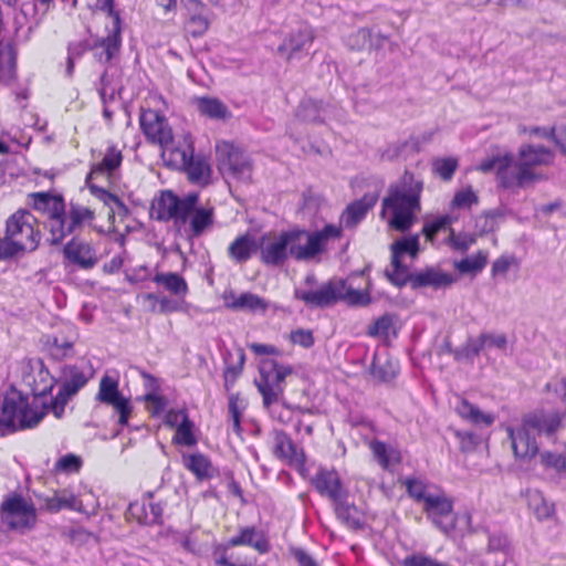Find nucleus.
<instances>
[{"label":"nucleus","instance_id":"10","mask_svg":"<svg viewBox=\"0 0 566 566\" xmlns=\"http://www.w3.org/2000/svg\"><path fill=\"white\" fill-rule=\"evenodd\" d=\"M217 156L220 168L231 177L240 180H250L252 164L249 156L232 144L222 142L217 145Z\"/></svg>","mask_w":566,"mask_h":566},{"label":"nucleus","instance_id":"26","mask_svg":"<svg viewBox=\"0 0 566 566\" xmlns=\"http://www.w3.org/2000/svg\"><path fill=\"white\" fill-rule=\"evenodd\" d=\"M273 453L291 467H302L305 462L303 450H298L291 437L282 430L274 432Z\"/></svg>","mask_w":566,"mask_h":566},{"label":"nucleus","instance_id":"56","mask_svg":"<svg viewBox=\"0 0 566 566\" xmlns=\"http://www.w3.org/2000/svg\"><path fill=\"white\" fill-rule=\"evenodd\" d=\"M451 217L446 214L424 223L422 233L427 240L433 241L436 235L451 224Z\"/></svg>","mask_w":566,"mask_h":566},{"label":"nucleus","instance_id":"32","mask_svg":"<svg viewBox=\"0 0 566 566\" xmlns=\"http://www.w3.org/2000/svg\"><path fill=\"white\" fill-rule=\"evenodd\" d=\"M122 150L117 149L114 145L107 147L104 158L101 163L92 166L85 181L88 182V180H91L95 175H112L122 165Z\"/></svg>","mask_w":566,"mask_h":566},{"label":"nucleus","instance_id":"29","mask_svg":"<svg viewBox=\"0 0 566 566\" xmlns=\"http://www.w3.org/2000/svg\"><path fill=\"white\" fill-rule=\"evenodd\" d=\"M455 279L452 274L443 273L433 268L426 269L424 271L413 273L412 275V290L431 286L440 289L450 286L454 283Z\"/></svg>","mask_w":566,"mask_h":566},{"label":"nucleus","instance_id":"28","mask_svg":"<svg viewBox=\"0 0 566 566\" xmlns=\"http://www.w3.org/2000/svg\"><path fill=\"white\" fill-rule=\"evenodd\" d=\"M329 104L322 99L305 97L296 108L295 116L305 123L323 124L329 114Z\"/></svg>","mask_w":566,"mask_h":566},{"label":"nucleus","instance_id":"59","mask_svg":"<svg viewBox=\"0 0 566 566\" xmlns=\"http://www.w3.org/2000/svg\"><path fill=\"white\" fill-rule=\"evenodd\" d=\"M95 9L105 12L112 18V28L123 27L120 13L114 9V0H96Z\"/></svg>","mask_w":566,"mask_h":566},{"label":"nucleus","instance_id":"46","mask_svg":"<svg viewBox=\"0 0 566 566\" xmlns=\"http://www.w3.org/2000/svg\"><path fill=\"white\" fill-rule=\"evenodd\" d=\"M46 346L50 356L56 360L72 357L74 355V342L71 339H60L56 336L49 337Z\"/></svg>","mask_w":566,"mask_h":566},{"label":"nucleus","instance_id":"7","mask_svg":"<svg viewBox=\"0 0 566 566\" xmlns=\"http://www.w3.org/2000/svg\"><path fill=\"white\" fill-rule=\"evenodd\" d=\"M36 219L27 210H18L7 220L6 234L17 251L32 252L34 251L41 239V233L34 229Z\"/></svg>","mask_w":566,"mask_h":566},{"label":"nucleus","instance_id":"6","mask_svg":"<svg viewBox=\"0 0 566 566\" xmlns=\"http://www.w3.org/2000/svg\"><path fill=\"white\" fill-rule=\"evenodd\" d=\"M94 368L90 361L65 364L61 367L59 377L56 378L59 391L56 396L50 400L51 412L55 418H62L65 406L87 385L94 377Z\"/></svg>","mask_w":566,"mask_h":566},{"label":"nucleus","instance_id":"37","mask_svg":"<svg viewBox=\"0 0 566 566\" xmlns=\"http://www.w3.org/2000/svg\"><path fill=\"white\" fill-rule=\"evenodd\" d=\"M457 413L473 424H484L486 427L494 422V416L482 412L476 406L470 403L467 399H461L455 407Z\"/></svg>","mask_w":566,"mask_h":566},{"label":"nucleus","instance_id":"25","mask_svg":"<svg viewBox=\"0 0 566 566\" xmlns=\"http://www.w3.org/2000/svg\"><path fill=\"white\" fill-rule=\"evenodd\" d=\"M123 27L111 28L106 36L98 38L93 45H96L94 56L99 63L108 64L118 56L122 48Z\"/></svg>","mask_w":566,"mask_h":566},{"label":"nucleus","instance_id":"15","mask_svg":"<svg viewBox=\"0 0 566 566\" xmlns=\"http://www.w3.org/2000/svg\"><path fill=\"white\" fill-rule=\"evenodd\" d=\"M96 400L104 405L112 406L115 409L119 416L118 422L120 426L128 423L132 413V405L129 399L125 398L118 390V381L115 378L108 375L101 378Z\"/></svg>","mask_w":566,"mask_h":566},{"label":"nucleus","instance_id":"50","mask_svg":"<svg viewBox=\"0 0 566 566\" xmlns=\"http://www.w3.org/2000/svg\"><path fill=\"white\" fill-rule=\"evenodd\" d=\"M77 499L66 490L55 493L52 497L46 499V506L50 511L57 512L62 509H76Z\"/></svg>","mask_w":566,"mask_h":566},{"label":"nucleus","instance_id":"27","mask_svg":"<svg viewBox=\"0 0 566 566\" xmlns=\"http://www.w3.org/2000/svg\"><path fill=\"white\" fill-rule=\"evenodd\" d=\"M378 201L377 192H367L360 199L349 203L342 214V221L346 228L356 227L367 214V212Z\"/></svg>","mask_w":566,"mask_h":566},{"label":"nucleus","instance_id":"34","mask_svg":"<svg viewBox=\"0 0 566 566\" xmlns=\"http://www.w3.org/2000/svg\"><path fill=\"white\" fill-rule=\"evenodd\" d=\"M333 504L337 517L346 526L354 530H359L363 527L364 521L360 516V512L354 504L348 503V497H343Z\"/></svg>","mask_w":566,"mask_h":566},{"label":"nucleus","instance_id":"51","mask_svg":"<svg viewBox=\"0 0 566 566\" xmlns=\"http://www.w3.org/2000/svg\"><path fill=\"white\" fill-rule=\"evenodd\" d=\"M458 166L459 161L454 157L437 158L432 163V170L442 180L449 181L452 179Z\"/></svg>","mask_w":566,"mask_h":566},{"label":"nucleus","instance_id":"36","mask_svg":"<svg viewBox=\"0 0 566 566\" xmlns=\"http://www.w3.org/2000/svg\"><path fill=\"white\" fill-rule=\"evenodd\" d=\"M214 223V208L199 207L195 210L189 220L190 232L192 237H200L206 230Z\"/></svg>","mask_w":566,"mask_h":566},{"label":"nucleus","instance_id":"61","mask_svg":"<svg viewBox=\"0 0 566 566\" xmlns=\"http://www.w3.org/2000/svg\"><path fill=\"white\" fill-rule=\"evenodd\" d=\"M188 32L193 36L198 38L206 33L209 28V21L205 14L189 17L187 22Z\"/></svg>","mask_w":566,"mask_h":566},{"label":"nucleus","instance_id":"22","mask_svg":"<svg viewBox=\"0 0 566 566\" xmlns=\"http://www.w3.org/2000/svg\"><path fill=\"white\" fill-rule=\"evenodd\" d=\"M311 482L319 495L329 499L333 503L348 497V491L343 486L338 473L334 470L319 469Z\"/></svg>","mask_w":566,"mask_h":566},{"label":"nucleus","instance_id":"38","mask_svg":"<svg viewBox=\"0 0 566 566\" xmlns=\"http://www.w3.org/2000/svg\"><path fill=\"white\" fill-rule=\"evenodd\" d=\"M198 111L213 119H228L231 112L228 106L216 97H200L197 101Z\"/></svg>","mask_w":566,"mask_h":566},{"label":"nucleus","instance_id":"64","mask_svg":"<svg viewBox=\"0 0 566 566\" xmlns=\"http://www.w3.org/2000/svg\"><path fill=\"white\" fill-rule=\"evenodd\" d=\"M290 339L304 348H310L314 344L313 333L310 329L298 328L291 332Z\"/></svg>","mask_w":566,"mask_h":566},{"label":"nucleus","instance_id":"43","mask_svg":"<svg viewBox=\"0 0 566 566\" xmlns=\"http://www.w3.org/2000/svg\"><path fill=\"white\" fill-rule=\"evenodd\" d=\"M392 271L386 270L385 275L397 287H402L407 283L412 287V275L406 264L400 259L391 258Z\"/></svg>","mask_w":566,"mask_h":566},{"label":"nucleus","instance_id":"58","mask_svg":"<svg viewBox=\"0 0 566 566\" xmlns=\"http://www.w3.org/2000/svg\"><path fill=\"white\" fill-rule=\"evenodd\" d=\"M479 338L483 344V349L491 347H495L500 350L506 349L507 337L504 334L481 333Z\"/></svg>","mask_w":566,"mask_h":566},{"label":"nucleus","instance_id":"16","mask_svg":"<svg viewBox=\"0 0 566 566\" xmlns=\"http://www.w3.org/2000/svg\"><path fill=\"white\" fill-rule=\"evenodd\" d=\"M315 34L308 24H301L292 30L284 41L279 45L277 53L287 61L301 60L310 54Z\"/></svg>","mask_w":566,"mask_h":566},{"label":"nucleus","instance_id":"48","mask_svg":"<svg viewBox=\"0 0 566 566\" xmlns=\"http://www.w3.org/2000/svg\"><path fill=\"white\" fill-rule=\"evenodd\" d=\"M488 263V253L484 251H479L473 256L464 258L458 262H455V268L460 273H478L484 269Z\"/></svg>","mask_w":566,"mask_h":566},{"label":"nucleus","instance_id":"9","mask_svg":"<svg viewBox=\"0 0 566 566\" xmlns=\"http://www.w3.org/2000/svg\"><path fill=\"white\" fill-rule=\"evenodd\" d=\"M33 209L48 214L46 228L50 232V238L54 234L62 232L57 231L61 228L62 217H65V201L62 195L51 192H33L29 195Z\"/></svg>","mask_w":566,"mask_h":566},{"label":"nucleus","instance_id":"4","mask_svg":"<svg viewBox=\"0 0 566 566\" xmlns=\"http://www.w3.org/2000/svg\"><path fill=\"white\" fill-rule=\"evenodd\" d=\"M554 158V151L543 145H522L517 151V159H513V179L510 180L513 182V188H527L546 180L547 176L538 172L536 167L551 166Z\"/></svg>","mask_w":566,"mask_h":566},{"label":"nucleus","instance_id":"11","mask_svg":"<svg viewBox=\"0 0 566 566\" xmlns=\"http://www.w3.org/2000/svg\"><path fill=\"white\" fill-rule=\"evenodd\" d=\"M2 521L10 530L24 532L35 524V509L21 496L10 497L2 503Z\"/></svg>","mask_w":566,"mask_h":566},{"label":"nucleus","instance_id":"55","mask_svg":"<svg viewBox=\"0 0 566 566\" xmlns=\"http://www.w3.org/2000/svg\"><path fill=\"white\" fill-rule=\"evenodd\" d=\"M314 240H316V247L318 249V252H323L326 242L329 239L339 238L342 234L340 227H337L335 224H327L322 230L311 232Z\"/></svg>","mask_w":566,"mask_h":566},{"label":"nucleus","instance_id":"42","mask_svg":"<svg viewBox=\"0 0 566 566\" xmlns=\"http://www.w3.org/2000/svg\"><path fill=\"white\" fill-rule=\"evenodd\" d=\"M199 201V195L197 192H189L184 197H179L178 200V210L175 216L176 224H186L187 221L190 220L195 210L198 208L197 203Z\"/></svg>","mask_w":566,"mask_h":566},{"label":"nucleus","instance_id":"44","mask_svg":"<svg viewBox=\"0 0 566 566\" xmlns=\"http://www.w3.org/2000/svg\"><path fill=\"white\" fill-rule=\"evenodd\" d=\"M483 350V344L480 342V338L469 337L467 343L455 348L453 352V357L458 361H467L470 365L474 364V359L481 354Z\"/></svg>","mask_w":566,"mask_h":566},{"label":"nucleus","instance_id":"5","mask_svg":"<svg viewBox=\"0 0 566 566\" xmlns=\"http://www.w3.org/2000/svg\"><path fill=\"white\" fill-rule=\"evenodd\" d=\"M294 297L303 301L311 307H327L338 301H346L350 305H368L370 296L368 292H361L347 285L346 280H331L316 291H303L296 289Z\"/></svg>","mask_w":566,"mask_h":566},{"label":"nucleus","instance_id":"17","mask_svg":"<svg viewBox=\"0 0 566 566\" xmlns=\"http://www.w3.org/2000/svg\"><path fill=\"white\" fill-rule=\"evenodd\" d=\"M427 517L444 534L455 528L457 515L453 513V503L441 494H434L423 505Z\"/></svg>","mask_w":566,"mask_h":566},{"label":"nucleus","instance_id":"23","mask_svg":"<svg viewBox=\"0 0 566 566\" xmlns=\"http://www.w3.org/2000/svg\"><path fill=\"white\" fill-rule=\"evenodd\" d=\"M512 165L513 156L510 153H505L483 159L476 169L484 174L495 171L499 185L504 189H512L513 182H506V180L513 179Z\"/></svg>","mask_w":566,"mask_h":566},{"label":"nucleus","instance_id":"30","mask_svg":"<svg viewBox=\"0 0 566 566\" xmlns=\"http://www.w3.org/2000/svg\"><path fill=\"white\" fill-rule=\"evenodd\" d=\"M259 251V241L250 234L238 237L228 248L229 256L239 264L245 263Z\"/></svg>","mask_w":566,"mask_h":566},{"label":"nucleus","instance_id":"31","mask_svg":"<svg viewBox=\"0 0 566 566\" xmlns=\"http://www.w3.org/2000/svg\"><path fill=\"white\" fill-rule=\"evenodd\" d=\"M226 302L227 306L234 311L265 312L268 308V303L251 292L241 293L239 296L231 293L230 297H226Z\"/></svg>","mask_w":566,"mask_h":566},{"label":"nucleus","instance_id":"8","mask_svg":"<svg viewBox=\"0 0 566 566\" xmlns=\"http://www.w3.org/2000/svg\"><path fill=\"white\" fill-rule=\"evenodd\" d=\"M291 374V366L281 365L270 358L261 361L260 378L255 380V385L262 395L264 407L269 408L279 402L280 397L284 392V380Z\"/></svg>","mask_w":566,"mask_h":566},{"label":"nucleus","instance_id":"63","mask_svg":"<svg viewBox=\"0 0 566 566\" xmlns=\"http://www.w3.org/2000/svg\"><path fill=\"white\" fill-rule=\"evenodd\" d=\"M448 241L454 250L465 252L475 243V238L473 235H457L454 231L450 229V237Z\"/></svg>","mask_w":566,"mask_h":566},{"label":"nucleus","instance_id":"47","mask_svg":"<svg viewBox=\"0 0 566 566\" xmlns=\"http://www.w3.org/2000/svg\"><path fill=\"white\" fill-rule=\"evenodd\" d=\"M391 258L400 259L403 254L416 256L419 252V235L413 234L396 240L391 244Z\"/></svg>","mask_w":566,"mask_h":566},{"label":"nucleus","instance_id":"57","mask_svg":"<svg viewBox=\"0 0 566 566\" xmlns=\"http://www.w3.org/2000/svg\"><path fill=\"white\" fill-rule=\"evenodd\" d=\"M239 360L237 365L228 366L224 370V387L226 390L229 391L231 387L234 385L238 376L242 373L243 365L245 361L244 352L240 348L238 350Z\"/></svg>","mask_w":566,"mask_h":566},{"label":"nucleus","instance_id":"49","mask_svg":"<svg viewBox=\"0 0 566 566\" xmlns=\"http://www.w3.org/2000/svg\"><path fill=\"white\" fill-rule=\"evenodd\" d=\"M371 376L381 382L391 381L398 374L397 367L390 360H385L380 363L377 359H374L370 366Z\"/></svg>","mask_w":566,"mask_h":566},{"label":"nucleus","instance_id":"12","mask_svg":"<svg viewBox=\"0 0 566 566\" xmlns=\"http://www.w3.org/2000/svg\"><path fill=\"white\" fill-rule=\"evenodd\" d=\"M64 216L61 220V228L57 230L62 234L56 233L54 238L48 239L52 245L61 244L67 235L81 231L86 224H91L95 219V211L90 207L71 201L65 208Z\"/></svg>","mask_w":566,"mask_h":566},{"label":"nucleus","instance_id":"40","mask_svg":"<svg viewBox=\"0 0 566 566\" xmlns=\"http://www.w3.org/2000/svg\"><path fill=\"white\" fill-rule=\"evenodd\" d=\"M153 281L157 284L164 285L167 291L177 296H185L188 293L187 282L178 273H157Z\"/></svg>","mask_w":566,"mask_h":566},{"label":"nucleus","instance_id":"18","mask_svg":"<svg viewBox=\"0 0 566 566\" xmlns=\"http://www.w3.org/2000/svg\"><path fill=\"white\" fill-rule=\"evenodd\" d=\"M289 237H284L283 232L279 235L270 233L262 234L259 239L260 259L266 265H282L287 256Z\"/></svg>","mask_w":566,"mask_h":566},{"label":"nucleus","instance_id":"39","mask_svg":"<svg viewBox=\"0 0 566 566\" xmlns=\"http://www.w3.org/2000/svg\"><path fill=\"white\" fill-rule=\"evenodd\" d=\"M178 200L179 197L176 196L172 191H163L159 199L157 200L156 219L160 221L174 220L176 211L178 210Z\"/></svg>","mask_w":566,"mask_h":566},{"label":"nucleus","instance_id":"35","mask_svg":"<svg viewBox=\"0 0 566 566\" xmlns=\"http://www.w3.org/2000/svg\"><path fill=\"white\" fill-rule=\"evenodd\" d=\"M19 401L20 396L14 391L3 397L0 407V437L14 432L12 417L14 415V408Z\"/></svg>","mask_w":566,"mask_h":566},{"label":"nucleus","instance_id":"24","mask_svg":"<svg viewBox=\"0 0 566 566\" xmlns=\"http://www.w3.org/2000/svg\"><path fill=\"white\" fill-rule=\"evenodd\" d=\"M129 514L143 525H160L163 524L164 506L161 502H154V494L147 492L142 503H132L129 505Z\"/></svg>","mask_w":566,"mask_h":566},{"label":"nucleus","instance_id":"3","mask_svg":"<svg viewBox=\"0 0 566 566\" xmlns=\"http://www.w3.org/2000/svg\"><path fill=\"white\" fill-rule=\"evenodd\" d=\"M557 415H547L544 411L530 412L523 416L520 428L506 429L516 458L523 460L533 459L538 452L536 437L545 433L553 434L559 427Z\"/></svg>","mask_w":566,"mask_h":566},{"label":"nucleus","instance_id":"21","mask_svg":"<svg viewBox=\"0 0 566 566\" xmlns=\"http://www.w3.org/2000/svg\"><path fill=\"white\" fill-rule=\"evenodd\" d=\"M284 237H289L287 252L289 255L297 261H305L319 254L316 247V240L305 230L293 229L283 231Z\"/></svg>","mask_w":566,"mask_h":566},{"label":"nucleus","instance_id":"41","mask_svg":"<svg viewBox=\"0 0 566 566\" xmlns=\"http://www.w3.org/2000/svg\"><path fill=\"white\" fill-rule=\"evenodd\" d=\"M184 465L190 472H192L199 480L208 479L211 476V462L206 455L201 453L185 455Z\"/></svg>","mask_w":566,"mask_h":566},{"label":"nucleus","instance_id":"52","mask_svg":"<svg viewBox=\"0 0 566 566\" xmlns=\"http://www.w3.org/2000/svg\"><path fill=\"white\" fill-rule=\"evenodd\" d=\"M193 423L189 417H184V421H180L176 428L174 436V442L177 444L192 447L197 443V439L192 432Z\"/></svg>","mask_w":566,"mask_h":566},{"label":"nucleus","instance_id":"62","mask_svg":"<svg viewBox=\"0 0 566 566\" xmlns=\"http://www.w3.org/2000/svg\"><path fill=\"white\" fill-rule=\"evenodd\" d=\"M455 437L459 439L463 452L474 450L480 443V437L472 431L458 430Z\"/></svg>","mask_w":566,"mask_h":566},{"label":"nucleus","instance_id":"33","mask_svg":"<svg viewBox=\"0 0 566 566\" xmlns=\"http://www.w3.org/2000/svg\"><path fill=\"white\" fill-rule=\"evenodd\" d=\"M86 185L90 192L109 208V217H113L114 213H118L119 216L128 214V208L119 197L102 187L91 184L90 181L86 182Z\"/></svg>","mask_w":566,"mask_h":566},{"label":"nucleus","instance_id":"60","mask_svg":"<svg viewBox=\"0 0 566 566\" xmlns=\"http://www.w3.org/2000/svg\"><path fill=\"white\" fill-rule=\"evenodd\" d=\"M392 327V318L389 315H384L377 318L367 331V335L371 337L387 336L389 329Z\"/></svg>","mask_w":566,"mask_h":566},{"label":"nucleus","instance_id":"20","mask_svg":"<svg viewBox=\"0 0 566 566\" xmlns=\"http://www.w3.org/2000/svg\"><path fill=\"white\" fill-rule=\"evenodd\" d=\"M63 255L69 263L75 264L82 270H91L98 262L96 251L92 244L78 237L72 238L64 245Z\"/></svg>","mask_w":566,"mask_h":566},{"label":"nucleus","instance_id":"14","mask_svg":"<svg viewBox=\"0 0 566 566\" xmlns=\"http://www.w3.org/2000/svg\"><path fill=\"white\" fill-rule=\"evenodd\" d=\"M140 128L147 139L169 149L174 143L172 130L164 115L154 109L143 111L139 117Z\"/></svg>","mask_w":566,"mask_h":566},{"label":"nucleus","instance_id":"1","mask_svg":"<svg viewBox=\"0 0 566 566\" xmlns=\"http://www.w3.org/2000/svg\"><path fill=\"white\" fill-rule=\"evenodd\" d=\"M22 380L31 389L33 397L31 402L28 399V395H24L14 387H11L4 395L8 396L10 392L14 391L20 396V401L17 403L12 417L14 432L17 430L33 428L41 422L48 411H51L50 402L45 400L46 396L50 395L54 386L57 385L56 378L51 375L41 359L29 363L23 370Z\"/></svg>","mask_w":566,"mask_h":566},{"label":"nucleus","instance_id":"13","mask_svg":"<svg viewBox=\"0 0 566 566\" xmlns=\"http://www.w3.org/2000/svg\"><path fill=\"white\" fill-rule=\"evenodd\" d=\"M255 527H245L241 530L238 536H233L224 545L218 546L213 553L216 566H250L230 562L227 551L230 547L247 545L255 548L261 554L266 553L270 549L269 542L263 536L255 539Z\"/></svg>","mask_w":566,"mask_h":566},{"label":"nucleus","instance_id":"53","mask_svg":"<svg viewBox=\"0 0 566 566\" xmlns=\"http://www.w3.org/2000/svg\"><path fill=\"white\" fill-rule=\"evenodd\" d=\"M53 2L54 0H34L33 3H24L21 10L24 15L32 14L34 24H39L49 12Z\"/></svg>","mask_w":566,"mask_h":566},{"label":"nucleus","instance_id":"54","mask_svg":"<svg viewBox=\"0 0 566 566\" xmlns=\"http://www.w3.org/2000/svg\"><path fill=\"white\" fill-rule=\"evenodd\" d=\"M405 484L409 496L417 502H422L423 505L427 503L428 499H431L434 495L428 492L427 485L420 480L407 479Z\"/></svg>","mask_w":566,"mask_h":566},{"label":"nucleus","instance_id":"19","mask_svg":"<svg viewBox=\"0 0 566 566\" xmlns=\"http://www.w3.org/2000/svg\"><path fill=\"white\" fill-rule=\"evenodd\" d=\"M172 154L180 158V163L191 182L199 185H207L209 182L211 174L210 165L205 157H195L193 148L190 144L185 149H174Z\"/></svg>","mask_w":566,"mask_h":566},{"label":"nucleus","instance_id":"2","mask_svg":"<svg viewBox=\"0 0 566 566\" xmlns=\"http://www.w3.org/2000/svg\"><path fill=\"white\" fill-rule=\"evenodd\" d=\"M423 181L411 171L405 170L402 176L391 182L381 202L380 217L388 219V226L397 231L406 232L416 222L417 214L421 211V193Z\"/></svg>","mask_w":566,"mask_h":566},{"label":"nucleus","instance_id":"45","mask_svg":"<svg viewBox=\"0 0 566 566\" xmlns=\"http://www.w3.org/2000/svg\"><path fill=\"white\" fill-rule=\"evenodd\" d=\"M91 50H96V45H93L88 40L74 41L69 44L65 69V73L69 77L73 75L75 60L80 59L86 51Z\"/></svg>","mask_w":566,"mask_h":566}]
</instances>
